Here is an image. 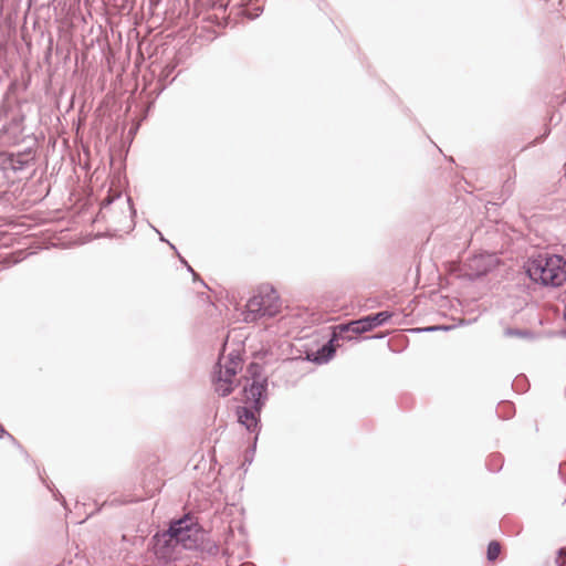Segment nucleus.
<instances>
[{"label":"nucleus","mask_w":566,"mask_h":566,"mask_svg":"<svg viewBox=\"0 0 566 566\" xmlns=\"http://www.w3.org/2000/svg\"><path fill=\"white\" fill-rule=\"evenodd\" d=\"M392 316L394 313L390 311H380L355 319V325H357V335L370 332L387 324Z\"/></svg>","instance_id":"obj_9"},{"label":"nucleus","mask_w":566,"mask_h":566,"mask_svg":"<svg viewBox=\"0 0 566 566\" xmlns=\"http://www.w3.org/2000/svg\"><path fill=\"white\" fill-rule=\"evenodd\" d=\"M264 10L261 0H244L241 13L250 20L259 18Z\"/></svg>","instance_id":"obj_12"},{"label":"nucleus","mask_w":566,"mask_h":566,"mask_svg":"<svg viewBox=\"0 0 566 566\" xmlns=\"http://www.w3.org/2000/svg\"><path fill=\"white\" fill-rule=\"evenodd\" d=\"M241 400L253 410L262 411L269 400L268 382H247L241 390Z\"/></svg>","instance_id":"obj_7"},{"label":"nucleus","mask_w":566,"mask_h":566,"mask_svg":"<svg viewBox=\"0 0 566 566\" xmlns=\"http://www.w3.org/2000/svg\"><path fill=\"white\" fill-rule=\"evenodd\" d=\"M268 292L260 293L248 301L249 315L245 321H254L261 317H274L281 310L280 296L273 286L266 287Z\"/></svg>","instance_id":"obj_5"},{"label":"nucleus","mask_w":566,"mask_h":566,"mask_svg":"<svg viewBox=\"0 0 566 566\" xmlns=\"http://www.w3.org/2000/svg\"><path fill=\"white\" fill-rule=\"evenodd\" d=\"M551 134V128L549 127H546L544 133L539 136H537L533 142H532V145H536V144H541L543 143L547 137L548 135Z\"/></svg>","instance_id":"obj_29"},{"label":"nucleus","mask_w":566,"mask_h":566,"mask_svg":"<svg viewBox=\"0 0 566 566\" xmlns=\"http://www.w3.org/2000/svg\"><path fill=\"white\" fill-rule=\"evenodd\" d=\"M179 261L181 264H184L189 273H193L192 266L187 262L185 258H182L180 254H178Z\"/></svg>","instance_id":"obj_31"},{"label":"nucleus","mask_w":566,"mask_h":566,"mask_svg":"<svg viewBox=\"0 0 566 566\" xmlns=\"http://www.w3.org/2000/svg\"><path fill=\"white\" fill-rule=\"evenodd\" d=\"M564 319L566 321V311L564 312Z\"/></svg>","instance_id":"obj_39"},{"label":"nucleus","mask_w":566,"mask_h":566,"mask_svg":"<svg viewBox=\"0 0 566 566\" xmlns=\"http://www.w3.org/2000/svg\"><path fill=\"white\" fill-rule=\"evenodd\" d=\"M505 336H515V337H522V338H534V333L527 328H514V327H507L504 331Z\"/></svg>","instance_id":"obj_18"},{"label":"nucleus","mask_w":566,"mask_h":566,"mask_svg":"<svg viewBox=\"0 0 566 566\" xmlns=\"http://www.w3.org/2000/svg\"><path fill=\"white\" fill-rule=\"evenodd\" d=\"M39 475H40L42 483L52 493L53 497L56 501L61 502L65 506L66 501H65L64 496L61 494V492L54 486V484L52 482H49L48 480H45L40 473H39Z\"/></svg>","instance_id":"obj_22"},{"label":"nucleus","mask_w":566,"mask_h":566,"mask_svg":"<svg viewBox=\"0 0 566 566\" xmlns=\"http://www.w3.org/2000/svg\"><path fill=\"white\" fill-rule=\"evenodd\" d=\"M528 379L524 375H518L512 381V388L518 394H523L528 389Z\"/></svg>","instance_id":"obj_20"},{"label":"nucleus","mask_w":566,"mask_h":566,"mask_svg":"<svg viewBox=\"0 0 566 566\" xmlns=\"http://www.w3.org/2000/svg\"><path fill=\"white\" fill-rule=\"evenodd\" d=\"M191 274H192L193 282H197V281H198V282H200L205 287L209 289V287H208V285L206 284V282H205L202 279H200V276H199V274H198L197 272H195V271H193V273H191Z\"/></svg>","instance_id":"obj_32"},{"label":"nucleus","mask_w":566,"mask_h":566,"mask_svg":"<svg viewBox=\"0 0 566 566\" xmlns=\"http://www.w3.org/2000/svg\"><path fill=\"white\" fill-rule=\"evenodd\" d=\"M175 69H176L175 64H167L164 67V70L161 71V74L158 80V84L160 85V87L158 90V94H160L167 87V85L172 83V81L175 80V77L169 80V77L174 73Z\"/></svg>","instance_id":"obj_15"},{"label":"nucleus","mask_w":566,"mask_h":566,"mask_svg":"<svg viewBox=\"0 0 566 566\" xmlns=\"http://www.w3.org/2000/svg\"><path fill=\"white\" fill-rule=\"evenodd\" d=\"M503 463H504L503 455L499 452H494L488 457L485 467L490 472L497 473L502 470Z\"/></svg>","instance_id":"obj_14"},{"label":"nucleus","mask_w":566,"mask_h":566,"mask_svg":"<svg viewBox=\"0 0 566 566\" xmlns=\"http://www.w3.org/2000/svg\"><path fill=\"white\" fill-rule=\"evenodd\" d=\"M153 229L159 234V240L163 241V242H169L168 240L165 239V237L163 235V233L160 231H158L156 228L153 227Z\"/></svg>","instance_id":"obj_35"},{"label":"nucleus","mask_w":566,"mask_h":566,"mask_svg":"<svg viewBox=\"0 0 566 566\" xmlns=\"http://www.w3.org/2000/svg\"><path fill=\"white\" fill-rule=\"evenodd\" d=\"M496 415L501 419H511L515 415V406L513 402L503 400L499 403Z\"/></svg>","instance_id":"obj_16"},{"label":"nucleus","mask_w":566,"mask_h":566,"mask_svg":"<svg viewBox=\"0 0 566 566\" xmlns=\"http://www.w3.org/2000/svg\"><path fill=\"white\" fill-rule=\"evenodd\" d=\"M6 61V51L0 48V83L7 77L8 72L3 62Z\"/></svg>","instance_id":"obj_26"},{"label":"nucleus","mask_w":566,"mask_h":566,"mask_svg":"<svg viewBox=\"0 0 566 566\" xmlns=\"http://www.w3.org/2000/svg\"><path fill=\"white\" fill-rule=\"evenodd\" d=\"M243 363L240 352L232 350L228 355V359L224 366L218 360L213 366L211 379L214 385V391L220 397H228L235 388L233 378L241 369L240 365Z\"/></svg>","instance_id":"obj_4"},{"label":"nucleus","mask_w":566,"mask_h":566,"mask_svg":"<svg viewBox=\"0 0 566 566\" xmlns=\"http://www.w3.org/2000/svg\"><path fill=\"white\" fill-rule=\"evenodd\" d=\"M384 337H385L384 334H378V335H373V336L364 337L363 339H371V338L380 339V338H384Z\"/></svg>","instance_id":"obj_34"},{"label":"nucleus","mask_w":566,"mask_h":566,"mask_svg":"<svg viewBox=\"0 0 566 566\" xmlns=\"http://www.w3.org/2000/svg\"><path fill=\"white\" fill-rule=\"evenodd\" d=\"M335 355V338H329L315 352L306 353V360L316 365H324L331 361Z\"/></svg>","instance_id":"obj_10"},{"label":"nucleus","mask_w":566,"mask_h":566,"mask_svg":"<svg viewBox=\"0 0 566 566\" xmlns=\"http://www.w3.org/2000/svg\"><path fill=\"white\" fill-rule=\"evenodd\" d=\"M168 244H169V247H170L172 250H175V252H176L177 254H179V253H178V251H177V249H176V247H175L172 243L168 242Z\"/></svg>","instance_id":"obj_37"},{"label":"nucleus","mask_w":566,"mask_h":566,"mask_svg":"<svg viewBox=\"0 0 566 566\" xmlns=\"http://www.w3.org/2000/svg\"><path fill=\"white\" fill-rule=\"evenodd\" d=\"M523 269L527 277L543 286L558 287L566 282V259L549 252H536L527 258Z\"/></svg>","instance_id":"obj_3"},{"label":"nucleus","mask_w":566,"mask_h":566,"mask_svg":"<svg viewBox=\"0 0 566 566\" xmlns=\"http://www.w3.org/2000/svg\"><path fill=\"white\" fill-rule=\"evenodd\" d=\"M39 475H40L42 483L52 493L53 497L56 501L61 502L65 506L66 501H65L64 496L61 494V492L54 486V484L52 482H49L48 480H45L40 473H39Z\"/></svg>","instance_id":"obj_21"},{"label":"nucleus","mask_w":566,"mask_h":566,"mask_svg":"<svg viewBox=\"0 0 566 566\" xmlns=\"http://www.w3.org/2000/svg\"><path fill=\"white\" fill-rule=\"evenodd\" d=\"M452 328H453L452 325H431V326L424 327L423 331H426V332H438V331L448 332V331H451Z\"/></svg>","instance_id":"obj_28"},{"label":"nucleus","mask_w":566,"mask_h":566,"mask_svg":"<svg viewBox=\"0 0 566 566\" xmlns=\"http://www.w3.org/2000/svg\"><path fill=\"white\" fill-rule=\"evenodd\" d=\"M558 474H559L560 479L564 481V483H566V476L564 475V472H563V464L559 465Z\"/></svg>","instance_id":"obj_33"},{"label":"nucleus","mask_w":566,"mask_h":566,"mask_svg":"<svg viewBox=\"0 0 566 566\" xmlns=\"http://www.w3.org/2000/svg\"><path fill=\"white\" fill-rule=\"evenodd\" d=\"M515 185V179L513 177H509L502 186V189L496 197L497 200H501V203H504L513 193Z\"/></svg>","instance_id":"obj_17"},{"label":"nucleus","mask_w":566,"mask_h":566,"mask_svg":"<svg viewBox=\"0 0 566 566\" xmlns=\"http://www.w3.org/2000/svg\"><path fill=\"white\" fill-rule=\"evenodd\" d=\"M3 438H8L11 441V443L20 451V453L22 455H24V458L27 460L30 459V455H29L28 451L23 448V446L11 433H9L8 431H7V434H3V436L0 433V440L3 439Z\"/></svg>","instance_id":"obj_24"},{"label":"nucleus","mask_w":566,"mask_h":566,"mask_svg":"<svg viewBox=\"0 0 566 566\" xmlns=\"http://www.w3.org/2000/svg\"><path fill=\"white\" fill-rule=\"evenodd\" d=\"M179 545L185 549L200 551L209 555H216L219 551L209 533L189 513L171 521L167 530L156 532L148 544L155 557L165 564L176 558Z\"/></svg>","instance_id":"obj_1"},{"label":"nucleus","mask_w":566,"mask_h":566,"mask_svg":"<svg viewBox=\"0 0 566 566\" xmlns=\"http://www.w3.org/2000/svg\"><path fill=\"white\" fill-rule=\"evenodd\" d=\"M556 566H566V547L557 549Z\"/></svg>","instance_id":"obj_27"},{"label":"nucleus","mask_w":566,"mask_h":566,"mask_svg":"<svg viewBox=\"0 0 566 566\" xmlns=\"http://www.w3.org/2000/svg\"><path fill=\"white\" fill-rule=\"evenodd\" d=\"M261 412L255 411L247 405L238 406L235 408V415L238 422L245 428L250 433H254V437L259 438L262 429L261 424Z\"/></svg>","instance_id":"obj_8"},{"label":"nucleus","mask_w":566,"mask_h":566,"mask_svg":"<svg viewBox=\"0 0 566 566\" xmlns=\"http://www.w3.org/2000/svg\"><path fill=\"white\" fill-rule=\"evenodd\" d=\"M562 334H563L564 336H566V329L562 331Z\"/></svg>","instance_id":"obj_38"},{"label":"nucleus","mask_w":566,"mask_h":566,"mask_svg":"<svg viewBox=\"0 0 566 566\" xmlns=\"http://www.w3.org/2000/svg\"><path fill=\"white\" fill-rule=\"evenodd\" d=\"M263 371H264L263 365H261L256 361H251L247 368V374L249 376L248 382L258 381V382H262V384H264V382L269 384V377L265 376L263 374Z\"/></svg>","instance_id":"obj_13"},{"label":"nucleus","mask_w":566,"mask_h":566,"mask_svg":"<svg viewBox=\"0 0 566 566\" xmlns=\"http://www.w3.org/2000/svg\"><path fill=\"white\" fill-rule=\"evenodd\" d=\"M353 333L357 335V325H355V319L342 323L333 328L331 338H335V342L338 339H353L350 336H347V333Z\"/></svg>","instance_id":"obj_11"},{"label":"nucleus","mask_w":566,"mask_h":566,"mask_svg":"<svg viewBox=\"0 0 566 566\" xmlns=\"http://www.w3.org/2000/svg\"><path fill=\"white\" fill-rule=\"evenodd\" d=\"M0 433L3 436V434H7V430L4 429V427L0 423Z\"/></svg>","instance_id":"obj_36"},{"label":"nucleus","mask_w":566,"mask_h":566,"mask_svg":"<svg viewBox=\"0 0 566 566\" xmlns=\"http://www.w3.org/2000/svg\"><path fill=\"white\" fill-rule=\"evenodd\" d=\"M256 443H258V438L254 437L252 443L244 452V459H243L242 467L250 465L253 462L255 450H256Z\"/></svg>","instance_id":"obj_23"},{"label":"nucleus","mask_w":566,"mask_h":566,"mask_svg":"<svg viewBox=\"0 0 566 566\" xmlns=\"http://www.w3.org/2000/svg\"><path fill=\"white\" fill-rule=\"evenodd\" d=\"M120 196L119 192L113 195L108 191L107 196L101 201V211L108 209L114 201L120 199Z\"/></svg>","instance_id":"obj_25"},{"label":"nucleus","mask_w":566,"mask_h":566,"mask_svg":"<svg viewBox=\"0 0 566 566\" xmlns=\"http://www.w3.org/2000/svg\"><path fill=\"white\" fill-rule=\"evenodd\" d=\"M499 265V259L493 253H481L469 258L465 263V277L474 282L486 276Z\"/></svg>","instance_id":"obj_6"},{"label":"nucleus","mask_w":566,"mask_h":566,"mask_svg":"<svg viewBox=\"0 0 566 566\" xmlns=\"http://www.w3.org/2000/svg\"><path fill=\"white\" fill-rule=\"evenodd\" d=\"M501 553V545L497 541H491L486 547V559L489 562H494L497 559Z\"/></svg>","instance_id":"obj_19"},{"label":"nucleus","mask_w":566,"mask_h":566,"mask_svg":"<svg viewBox=\"0 0 566 566\" xmlns=\"http://www.w3.org/2000/svg\"><path fill=\"white\" fill-rule=\"evenodd\" d=\"M25 116L18 114L11 117L7 127L8 132H11L15 139L21 137L22 140L29 138L32 144L27 146L23 150L18 151H4L0 154V169L4 172L12 171L14 174L30 175L34 171L36 163V137L32 133H27V128L23 125Z\"/></svg>","instance_id":"obj_2"},{"label":"nucleus","mask_w":566,"mask_h":566,"mask_svg":"<svg viewBox=\"0 0 566 566\" xmlns=\"http://www.w3.org/2000/svg\"><path fill=\"white\" fill-rule=\"evenodd\" d=\"M126 203L128 206V210L130 212V217L135 218L136 214H137V211H136V208H135V206L133 203V200H132V198L129 196L126 197Z\"/></svg>","instance_id":"obj_30"}]
</instances>
